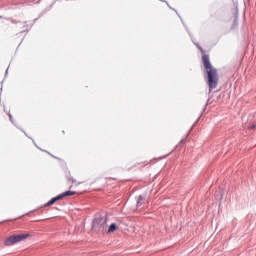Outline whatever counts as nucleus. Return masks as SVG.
<instances>
[{
	"label": "nucleus",
	"mask_w": 256,
	"mask_h": 256,
	"mask_svg": "<svg viewBox=\"0 0 256 256\" xmlns=\"http://www.w3.org/2000/svg\"><path fill=\"white\" fill-rule=\"evenodd\" d=\"M78 185H81V182H78Z\"/></svg>",
	"instance_id": "nucleus-11"
},
{
	"label": "nucleus",
	"mask_w": 256,
	"mask_h": 256,
	"mask_svg": "<svg viewBox=\"0 0 256 256\" xmlns=\"http://www.w3.org/2000/svg\"><path fill=\"white\" fill-rule=\"evenodd\" d=\"M73 195H77V192L69 190V191H66V192L60 194V197H62V199H64V197H71Z\"/></svg>",
	"instance_id": "nucleus-5"
},
{
	"label": "nucleus",
	"mask_w": 256,
	"mask_h": 256,
	"mask_svg": "<svg viewBox=\"0 0 256 256\" xmlns=\"http://www.w3.org/2000/svg\"><path fill=\"white\" fill-rule=\"evenodd\" d=\"M29 237H31L30 233L12 235L4 240V245L9 247L11 245H15L16 243H21V241H25V239H29Z\"/></svg>",
	"instance_id": "nucleus-2"
},
{
	"label": "nucleus",
	"mask_w": 256,
	"mask_h": 256,
	"mask_svg": "<svg viewBox=\"0 0 256 256\" xmlns=\"http://www.w3.org/2000/svg\"><path fill=\"white\" fill-rule=\"evenodd\" d=\"M237 27V20H234V24L232 26V29H235Z\"/></svg>",
	"instance_id": "nucleus-9"
},
{
	"label": "nucleus",
	"mask_w": 256,
	"mask_h": 256,
	"mask_svg": "<svg viewBox=\"0 0 256 256\" xmlns=\"http://www.w3.org/2000/svg\"><path fill=\"white\" fill-rule=\"evenodd\" d=\"M202 55V63L205 68V72L207 75V84L209 87V93L213 91V89H217V85H219V72L216 70L215 67H213V64H211V60L209 59V55L205 54V50L203 48L199 47Z\"/></svg>",
	"instance_id": "nucleus-1"
},
{
	"label": "nucleus",
	"mask_w": 256,
	"mask_h": 256,
	"mask_svg": "<svg viewBox=\"0 0 256 256\" xmlns=\"http://www.w3.org/2000/svg\"><path fill=\"white\" fill-rule=\"evenodd\" d=\"M61 199H63V196L61 195L52 198L50 201L47 202L46 207H51V205H54V203H57V201H61Z\"/></svg>",
	"instance_id": "nucleus-4"
},
{
	"label": "nucleus",
	"mask_w": 256,
	"mask_h": 256,
	"mask_svg": "<svg viewBox=\"0 0 256 256\" xmlns=\"http://www.w3.org/2000/svg\"><path fill=\"white\" fill-rule=\"evenodd\" d=\"M115 231H117V225L116 224H111L109 229H108V233H115Z\"/></svg>",
	"instance_id": "nucleus-6"
},
{
	"label": "nucleus",
	"mask_w": 256,
	"mask_h": 256,
	"mask_svg": "<svg viewBox=\"0 0 256 256\" xmlns=\"http://www.w3.org/2000/svg\"><path fill=\"white\" fill-rule=\"evenodd\" d=\"M68 181H70L71 183H77V180H75L73 178H68Z\"/></svg>",
	"instance_id": "nucleus-8"
},
{
	"label": "nucleus",
	"mask_w": 256,
	"mask_h": 256,
	"mask_svg": "<svg viewBox=\"0 0 256 256\" xmlns=\"http://www.w3.org/2000/svg\"><path fill=\"white\" fill-rule=\"evenodd\" d=\"M143 196H139V198H138V201H137V204L138 205H141V201H143Z\"/></svg>",
	"instance_id": "nucleus-7"
},
{
	"label": "nucleus",
	"mask_w": 256,
	"mask_h": 256,
	"mask_svg": "<svg viewBox=\"0 0 256 256\" xmlns=\"http://www.w3.org/2000/svg\"><path fill=\"white\" fill-rule=\"evenodd\" d=\"M249 129H256V125L253 124V125L249 126Z\"/></svg>",
	"instance_id": "nucleus-10"
},
{
	"label": "nucleus",
	"mask_w": 256,
	"mask_h": 256,
	"mask_svg": "<svg viewBox=\"0 0 256 256\" xmlns=\"http://www.w3.org/2000/svg\"><path fill=\"white\" fill-rule=\"evenodd\" d=\"M107 225V220L103 218H96L93 222V227H98V229H103Z\"/></svg>",
	"instance_id": "nucleus-3"
}]
</instances>
